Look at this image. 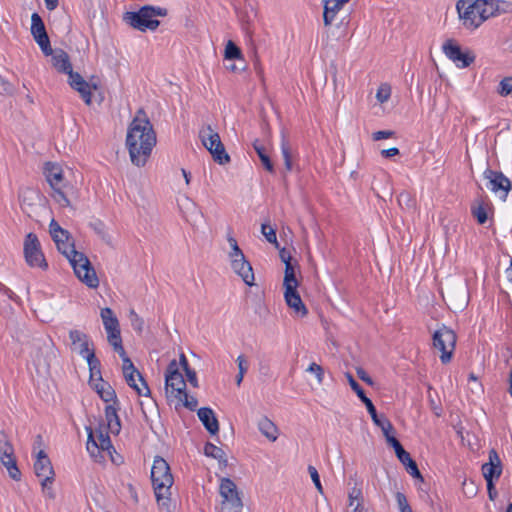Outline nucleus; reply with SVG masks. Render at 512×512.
Wrapping results in <instances>:
<instances>
[{
	"instance_id": "e2e57ef3",
	"label": "nucleus",
	"mask_w": 512,
	"mask_h": 512,
	"mask_svg": "<svg viewBox=\"0 0 512 512\" xmlns=\"http://www.w3.org/2000/svg\"><path fill=\"white\" fill-rule=\"evenodd\" d=\"M357 376L364 381L366 384L372 386L374 384V381L372 378L368 375V373L361 367L356 369Z\"/></svg>"
},
{
	"instance_id": "412c9836",
	"label": "nucleus",
	"mask_w": 512,
	"mask_h": 512,
	"mask_svg": "<svg viewBox=\"0 0 512 512\" xmlns=\"http://www.w3.org/2000/svg\"><path fill=\"white\" fill-rule=\"evenodd\" d=\"M34 472L39 479L54 478L55 472L51 461L44 450H39L34 463Z\"/></svg>"
},
{
	"instance_id": "09e8293b",
	"label": "nucleus",
	"mask_w": 512,
	"mask_h": 512,
	"mask_svg": "<svg viewBox=\"0 0 512 512\" xmlns=\"http://www.w3.org/2000/svg\"><path fill=\"white\" fill-rule=\"evenodd\" d=\"M90 227L105 241L108 240L109 235L106 232L105 224L100 221L96 220L92 223H90Z\"/></svg>"
},
{
	"instance_id": "6e6d98bb",
	"label": "nucleus",
	"mask_w": 512,
	"mask_h": 512,
	"mask_svg": "<svg viewBox=\"0 0 512 512\" xmlns=\"http://www.w3.org/2000/svg\"><path fill=\"white\" fill-rule=\"evenodd\" d=\"M348 499H349V506L350 507H353L355 505V501H356V503L357 502H362L363 503V496H362L361 489L354 487L349 492Z\"/></svg>"
},
{
	"instance_id": "39448f33",
	"label": "nucleus",
	"mask_w": 512,
	"mask_h": 512,
	"mask_svg": "<svg viewBox=\"0 0 512 512\" xmlns=\"http://www.w3.org/2000/svg\"><path fill=\"white\" fill-rule=\"evenodd\" d=\"M69 338L74 346H76L78 342H81L79 354L87 360L90 371V382L94 383L95 380H101V363L95 356L94 349L89 347L90 342L88 335L80 330L72 329L69 331Z\"/></svg>"
},
{
	"instance_id": "f257e3e1",
	"label": "nucleus",
	"mask_w": 512,
	"mask_h": 512,
	"mask_svg": "<svg viewBox=\"0 0 512 512\" xmlns=\"http://www.w3.org/2000/svg\"><path fill=\"white\" fill-rule=\"evenodd\" d=\"M157 138L144 109H139L131 121L126 135V147L132 164L143 167L147 163Z\"/></svg>"
},
{
	"instance_id": "f03ea898",
	"label": "nucleus",
	"mask_w": 512,
	"mask_h": 512,
	"mask_svg": "<svg viewBox=\"0 0 512 512\" xmlns=\"http://www.w3.org/2000/svg\"><path fill=\"white\" fill-rule=\"evenodd\" d=\"M456 9L467 29H476L499 10L496 0H458Z\"/></svg>"
},
{
	"instance_id": "6ab92c4d",
	"label": "nucleus",
	"mask_w": 512,
	"mask_h": 512,
	"mask_svg": "<svg viewBox=\"0 0 512 512\" xmlns=\"http://www.w3.org/2000/svg\"><path fill=\"white\" fill-rule=\"evenodd\" d=\"M232 270L244 281L248 286H253L255 277L252 266L245 256L230 260Z\"/></svg>"
},
{
	"instance_id": "864d4df0",
	"label": "nucleus",
	"mask_w": 512,
	"mask_h": 512,
	"mask_svg": "<svg viewBox=\"0 0 512 512\" xmlns=\"http://www.w3.org/2000/svg\"><path fill=\"white\" fill-rule=\"evenodd\" d=\"M136 377H137L136 375H130V374H128V376H125L124 378H125L126 383H127L131 388H133V389L137 392V394H138V395H140V396H144V388H143V386H142L141 384L139 385V384L136 382Z\"/></svg>"
},
{
	"instance_id": "37998d69",
	"label": "nucleus",
	"mask_w": 512,
	"mask_h": 512,
	"mask_svg": "<svg viewBox=\"0 0 512 512\" xmlns=\"http://www.w3.org/2000/svg\"><path fill=\"white\" fill-rule=\"evenodd\" d=\"M123 372V376H128V374L130 375H136L139 382L141 383V385L143 386L144 388V396L146 397H149L150 396V389L146 383V381L144 380V378L142 377L141 373L135 368V366L133 365V368H129V370H122Z\"/></svg>"
},
{
	"instance_id": "aec40b11",
	"label": "nucleus",
	"mask_w": 512,
	"mask_h": 512,
	"mask_svg": "<svg viewBox=\"0 0 512 512\" xmlns=\"http://www.w3.org/2000/svg\"><path fill=\"white\" fill-rule=\"evenodd\" d=\"M284 289V298L287 306L292 309L296 315L300 317L306 316L308 310L304 305L299 293L297 292V287H289Z\"/></svg>"
},
{
	"instance_id": "7c9ffc66",
	"label": "nucleus",
	"mask_w": 512,
	"mask_h": 512,
	"mask_svg": "<svg viewBox=\"0 0 512 512\" xmlns=\"http://www.w3.org/2000/svg\"><path fill=\"white\" fill-rule=\"evenodd\" d=\"M204 454L207 456V457H211V458H214V459H217L219 461V463L223 464L224 466L227 465V459H226V455H225V452L222 448L210 443V442H207L204 446Z\"/></svg>"
},
{
	"instance_id": "e433bc0d",
	"label": "nucleus",
	"mask_w": 512,
	"mask_h": 512,
	"mask_svg": "<svg viewBox=\"0 0 512 512\" xmlns=\"http://www.w3.org/2000/svg\"><path fill=\"white\" fill-rule=\"evenodd\" d=\"M34 40L39 45L41 51L45 56H50L52 54L53 49L51 47L50 39L47 33L41 36L34 37Z\"/></svg>"
},
{
	"instance_id": "3c124183",
	"label": "nucleus",
	"mask_w": 512,
	"mask_h": 512,
	"mask_svg": "<svg viewBox=\"0 0 512 512\" xmlns=\"http://www.w3.org/2000/svg\"><path fill=\"white\" fill-rule=\"evenodd\" d=\"M472 214L477 219L479 224H484L488 219L486 209L483 205L473 207Z\"/></svg>"
},
{
	"instance_id": "c756f323",
	"label": "nucleus",
	"mask_w": 512,
	"mask_h": 512,
	"mask_svg": "<svg viewBox=\"0 0 512 512\" xmlns=\"http://www.w3.org/2000/svg\"><path fill=\"white\" fill-rule=\"evenodd\" d=\"M258 428L260 432L268 438L270 441L274 442L277 440V427L276 425L267 417H263L258 422Z\"/></svg>"
},
{
	"instance_id": "a18cd8bd",
	"label": "nucleus",
	"mask_w": 512,
	"mask_h": 512,
	"mask_svg": "<svg viewBox=\"0 0 512 512\" xmlns=\"http://www.w3.org/2000/svg\"><path fill=\"white\" fill-rule=\"evenodd\" d=\"M129 319L132 328L138 333H141L144 327V320L133 309L129 312Z\"/></svg>"
},
{
	"instance_id": "4d7b16f0",
	"label": "nucleus",
	"mask_w": 512,
	"mask_h": 512,
	"mask_svg": "<svg viewBox=\"0 0 512 512\" xmlns=\"http://www.w3.org/2000/svg\"><path fill=\"white\" fill-rule=\"evenodd\" d=\"M308 472L311 476V479L316 487V489L320 492V493H323V487H322V484L320 482V477H319V474H318V471L317 469L312 466V465H309L308 466Z\"/></svg>"
},
{
	"instance_id": "f704fd0d",
	"label": "nucleus",
	"mask_w": 512,
	"mask_h": 512,
	"mask_svg": "<svg viewBox=\"0 0 512 512\" xmlns=\"http://www.w3.org/2000/svg\"><path fill=\"white\" fill-rule=\"evenodd\" d=\"M107 340L108 343L113 347L114 351L119 354V356L124 355V347L122 345L120 330L107 334Z\"/></svg>"
},
{
	"instance_id": "4c0bfd02",
	"label": "nucleus",
	"mask_w": 512,
	"mask_h": 512,
	"mask_svg": "<svg viewBox=\"0 0 512 512\" xmlns=\"http://www.w3.org/2000/svg\"><path fill=\"white\" fill-rule=\"evenodd\" d=\"M40 482L44 496L50 500H54L56 497L55 491L52 486L54 478L45 477L43 479H40Z\"/></svg>"
},
{
	"instance_id": "dca6fc26",
	"label": "nucleus",
	"mask_w": 512,
	"mask_h": 512,
	"mask_svg": "<svg viewBox=\"0 0 512 512\" xmlns=\"http://www.w3.org/2000/svg\"><path fill=\"white\" fill-rule=\"evenodd\" d=\"M443 52L460 68L470 66L475 60V55L472 51H462L461 47L453 40H447L443 44Z\"/></svg>"
},
{
	"instance_id": "2eb2a0df",
	"label": "nucleus",
	"mask_w": 512,
	"mask_h": 512,
	"mask_svg": "<svg viewBox=\"0 0 512 512\" xmlns=\"http://www.w3.org/2000/svg\"><path fill=\"white\" fill-rule=\"evenodd\" d=\"M88 430L87 450L91 457L97 459L98 457L103 458L102 452L110 453L113 449L110 437L107 432L102 430L96 431L97 440L94 438V432L91 428Z\"/></svg>"
},
{
	"instance_id": "13d9d810",
	"label": "nucleus",
	"mask_w": 512,
	"mask_h": 512,
	"mask_svg": "<svg viewBox=\"0 0 512 512\" xmlns=\"http://www.w3.org/2000/svg\"><path fill=\"white\" fill-rule=\"evenodd\" d=\"M378 427L381 428L386 440L390 438L392 435V432L394 431L393 425L387 418H383L382 422Z\"/></svg>"
},
{
	"instance_id": "6e6552de",
	"label": "nucleus",
	"mask_w": 512,
	"mask_h": 512,
	"mask_svg": "<svg viewBox=\"0 0 512 512\" xmlns=\"http://www.w3.org/2000/svg\"><path fill=\"white\" fill-rule=\"evenodd\" d=\"M199 137L204 147L211 153L214 161L219 164H226L230 161V156L226 153L219 134L210 125L199 131Z\"/></svg>"
},
{
	"instance_id": "5701e85b",
	"label": "nucleus",
	"mask_w": 512,
	"mask_h": 512,
	"mask_svg": "<svg viewBox=\"0 0 512 512\" xmlns=\"http://www.w3.org/2000/svg\"><path fill=\"white\" fill-rule=\"evenodd\" d=\"M447 298L455 309H463L469 301L468 290L464 284H459L457 287L447 291Z\"/></svg>"
},
{
	"instance_id": "680f3d73",
	"label": "nucleus",
	"mask_w": 512,
	"mask_h": 512,
	"mask_svg": "<svg viewBox=\"0 0 512 512\" xmlns=\"http://www.w3.org/2000/svg\"><path fill=\"white\" fill-rule=\"evenodd\" d=\"M395 499H396L399 511L410 505L408 503L407 497L402 492H396Z\"/></svg>"
},
{
	"instance_id": "4468645a",
	"label": "nucleus",
	"mask_w": 512,
	"mask_h": 512,
	"mask_svg": "<svg viewBox=\"0 0 512 512\" xmlns=\"http://www.w3.org/2000/svg\"><path fill=\"white\" fill-rule=\"evenodd\" d=\"M165 386L166 393L173 395L175 398L186 391L185 380L182 373L179 371L178 363L175 359L167 366L165 373Z\"/></svg>"
},
{
	"instance_id": "f8f14e48",
	"label": "nucleus",
	"mask_w": 512,
	"mask_h": 512,
	"mask_svg": "<svg viewBox=\"0 0 512 512\" xmlns=\"http://www.w3.org/2000/svg\"><path fill=\"white\" fill-rule=\"evenodd\" d=\"M0 461L12 479L20 480L21 472L17 466L14 448L4 431H0Z\"/></svg>"
},
{
	"instance_id": "423d86ee",
	"label": "nucleus",
	"mask_w": 512,
	"mask_h": 512,
	"mask_svg": "<svg viewBox=\"0 0 512 512\" xmlns=\"http://www.w3.org/2000/svg\"><path fill=\"white\" fill-rule=\"evenodd\" d=\"M219 495L221 497L219 512H243L242 492L230 478L220 479Z\"/></svg>"
},
{
	"instance_id": "79ce46f5",
	"label": "nucleus",
	"mask_w": 512,
	"mask_h": 512,
	"mask_svg": "<svg viewBox=\"0 0 512 512\" xmlns=\"http://www.w3.org/2000/svg\"><path fill=\"white\" fill-rule=\"evenodd\" d=\"M497 92L502 97L512 94V76L505 77L500 81Z\"/></svg>"
},
{
	"instance_id": "7ed1b4c3",
	"label": "nucleus",
	"mask_w": 512,
	"mask_h": 512,
	"mask_svg": "<svg viewBox=\"0 0 512 512\" xmlns=\"http://www.w3.org/2000/svg\"><path fill=\"white\" fill-rule=\"evenodd\" d=\"M151 480L158 505L170 511L171 487L174 479L167 461L156 456L151 468Z\"/></svg>"
},
{
	"instance_id": "bb28decb",
	"label": "nucleus",
	"mask_w": 512,
	"mask_h": 512,
	"mask_svg": "<svg viewBox=\"0 0 512 512\" xmlns=\"http://www.w3.org/2000/svg\"><path fill=\"white\" fill-rule=\"evenodd\" d=\"M324 2V12H323V22L326 27L330 26L335 20L338 12L343 8L345 4H340L335 0H323Z\"/></svg>"
},
{
	"instance_id": "b1692460",
	"label": "nucleus",
	"mask_w": 512,
	"mask_h": 512,
	"mask_svg": "<svg viewBox=\"0 0 512 512\" xmlns=\"http://www.w3.org/2000/svg\"><path fill=\"white\" fill-rule=\"evenodd\" d=\"M197 415L199 420L202 422L205 429L212 435H215L219 431V422L215 416L214 411L209 407H202L198 409Z\"/></svg>"
},
{
	"instance_id": "2f4dec72",
	"label": "nucleus",
	"mask_w": 512,
	"mask_h": 512,
	"mask_svg": "<svg viewBox=\"0 0 512 512\" xmlns=\"http://www.w3.org/2000/svg\"><path fill=\"white\" fill-rule=\"evenodd\" d=\"M253 147H254L257 155L259 156L264 168L269 172H273L274 166H273L272 161L270 160V157L266 153L265 148L259 144L258 140H256L253 143Z\"/></svg>"
},
{
	"instance_id": "393cba45",
	"label": "nucleus",
	"mask_w": 512,
	"mask_h": 512,
	"mask_svg": "<svg viewBox=\"0 0 512 512\" xmlns=\"http://www.w3.org/2000/svg\"><path fill=\"white\" fill-rule=\"evenodd\" d=\"M50 56H52V66L59 73L67 74L68 72H71L72 64L70 62V57L67 52H65L62 49H56L52 52Z\"/></svg>"
},
{
	"instance_id": "1a4fd4ad",
	"label": "nucleus",
	"mask_w": 512,
	"mask_h": 512,
	"mask_svg": "<svg viewBox=\"0 0 512 512\" xmlns=\"http://www.w3.org/2000/svg\"><path fill=\"white\" fill-rule=\"evenodd\" d=\"M432 340L433 347L441 353V362L443 364L449 363L452 359L457 340L455 332L443 325L434 332Z\"/></svg>"
},
{
	"instance_id": "a211bd4d",
	"label": "nucleus",
	"mask_w": 512,
	"mask_h": 512,
	"mask_svg": "<svg viewBox=\"0 0 512 512\" xmlns=\"http://www.w3.org/2000/svg\"><path fill=\"white\" fill-rule=\"evenodd\" d=\"M484 177L489 181L487 187L495 193L501 192V198L505 200L512 188L511 181L502 172L491 169L484 171Z\"/></svg>"
},
{
	"instance_id": "cd10ccee",
	"label": "nucleus",
	"mask_w": 512,
	"mask_h": 512,
	"mask_svg": "<svg viewBox=\"0 0 512 512\" xmlns=\"http://www.w3.org/2000/svg\"><path fill=\"white\" fill-rule=\"evenodd\" d=\"M105 418L107 421V429L113 434H119L121 430V424L117 414V408L114 405L106 406Z\"/></svg>"
},
{
	"instance_id": "4be33fe9",
	"label": "nucleus",
	"mask_w": 512,
	"mask_h": 512,
	"mask_svg": "<svg viewBox=\"0 0 512 512\" xmlns=\"http://www.w3.org/2000/svg\"><path fill=\"white\" fill-rule=\"evenodd\" d=\"M482 473L486 481H493L500 477L502 473L501 461L494 449L489 452V462L482 465Z\"/></svg>"
},
{
	"instance_id": "c9c22d12",
	"label": "nucleus",
	"mask_w": 512,
	"mask_h": 512,
	"mask_svg": "<svg viewBox=\"0 0 512 512\" xmlns=\"http://www.w3.org/2000/svg\"><path fill=\"white\" fill-rule=\"evenodd\" d=\"M281 152L284 159L285 168L287 171L292 170V159H291V149L288 140L284 135H282L281 141Z\"/></svg>"
},
{
	"instance_id": "c85d7f7f",
	"label": "nucleus",
	"mask_w": 512,
	"mask_h": 512,
	"mask_svg": "<svg viewBox=\"0 0 512 512\" xmlns=\"http://www.w3.org/2000/svg\"><path fill=\"white\" fill-rule=\"evenodd\" d=\"M95 390L97 394L100 396V398L105 402L113 401L114 404L117 403V396L115 393V390L112 388V386L103 381V379L98 380L97 383L94 384Z\"/></svg>"
},
{
	"instance_id": "9d476101",
	"label": "nucleus",
	"mask_w": 512,
	"mask_h": 512,
	"mask_svg": "<svg viewBox=\"0 0 512 512\" xmlns=\"http://www.w3.org/2000/svg\"><path fill=\"white\" fill-rule=\"evenodd\" d=\"M45 176L50 184L53 194L52 197L61 207H70V201L66 197L63 188L65 187L62 168L54 163H46Z\"/></svg>"
},
{
	"instance_id": "72a5a7b5",
	"label": "nucleus",
	"mask_w": 512,
	"mask_h": 512,
	"mask_svg": "<svg viewBox=\"0 0 512 512\" xmlns=\"http://www.w3.org/2000/svg\"><path fill=\"white\" fill-rule=\"evenodd\" d=\"M299 283L296 279L295 267L292 263H286L283 286L284 288L298 287Z\"/></svg>"
},
{
	"instance_id": "0eeeda50",
	"label": "nucleus",
	"mask_w": 512,
	"mask_h": 512,
	"mask_svg": "<svg viewBox=\"0 0 512 512\" xmlns=\"http://www.w3.org/2000/svg\"><path fill=\"white\" fill-rule=\"evenodd\" d=\"M67 259L73 267L75 275L81 282L86 284L89 288H97L99 286V279L95 269L85 254L77 251Z\"/></svg>"
},
{
	"instance_id": "8fccbe9b",
	"label": "nucleus",
	"mask_w": 512,
	"mask_h": 512,
	"mask_svg": "<svg viewBox=\"0 0 512 512\" xmlns=\"http://www.w3.org/2000/svg\"><path fill=\"white\" fill-rule=\"evenodd\" d=\"M363 403L365 404L367 411L369 412L374 424L377 426L380 425L383 418L378 417L376 408H375L374 404L372 403V401L370 399H365Z\"/></svg>"
},
{
	"instance_id": "774afa93",
	"label": "nucleus",
	"mask_w": 512,
	"mask_h": 512,
	"mask_svg": "<svg viewBox=\"0 0 512 512\" xmlns=\"http://www.w3.org/2000/svg\"><path fill=\"white\" fill-rule=\"evenodd\" d=\"M122 359V370H129V368H133V362L131 359L127 356L126 352L124 351V355L120 356Z\"/></svg>"
},
{
	"instance_id": "052dcab7",
	"label": "nucleus",
	"mask_w": 512,
	"mask_h": 512,
	"mask_svg": "<svg viewBox=\"0 0 512 512\" xmlns=\"http://www.w3.org/2000/svg\"><path fill=\"white\" fill-rule=\"evenodd\" d=\"M394 136H395V132L392 130H380V131L374 132L372 134V139L374 141H379L382 139L392 138Z\"/></svg>"
},
{
	"instance_id": "473e14b6",
	"label": "nucleus",
	"mask_w": 512,
	"mask_h": 512,
	"mask_svg": "<svg viewBox=\"0 0 512 512\" xmlns=\"http://www.w3.org/2000/svg\"><path fill=\"white\" fill-rule=\"evenodd\" d=\"M45 24L38 13L31 16V34L34 37L46 34Z\"/></svg>"
},
{
	"instance_id": "f3484780",
	"label": "nucleus",
	"mask_w": 512,
	"mask_h": 512,
	"mask_svg": "<svg viewBox=\"0 0 512 512\" xmlns=\"http://www.w3.org/2000/svg\"><path fill=\"white\" fill-rule=\"evenodd\" d=\"M66 75H68V84L70 87L80 94L85 104L90 105L92 102L91 92L92 90L98 89L97 84L87 82L78 72H74L73 68L71 72H68Z\"/></svg>"
},
{
	"instance_id": "ea45409f",
	"label": "nucleus",
	"mask_w": 512,
	"mask_h": 512,
	"mask_svg": "<svg viewBox=\"0 0 512 512\" xmlns=\"http://www.w3.org/2000/svg\"><path fill=\"white\" fill-rule=\"evenodd\" d=\"M225 58L226 59H230V60H233V59H240L242 57V53H241V50L239 49V47L234 43L232 42L231 40L228 41V43L226 44V47H225Z\"/></svg>"
},
{
	"instance_id": "20e7f679",
	"label": "nucleus",
	"mask_w": 512,
	"mask_h": 512,
	"mask_svg": "<svg viewBox=\"0 0 512 512\" xmlns=\"http://www.w3.org/2000/svg\"><path fill=\"white\" fill-rule=\"evenodd\" d=\"M166 15V8L145 5L138 11L126 12L123 16V20L132 28L141 32H145L146 30L155 31L160 25V22L153 18L157 16L165 17Z\"/></svg>"
},
{
	"instance_id": "de8ad7c7",
	"label": "nucleus",
	"mask_w": 512,
	"mask_h": 512,
	"mask_svg": "<svg viewBox=\"0 0 512 512\" xmlns=\"http://www.w3.org/2000/svg\"><path fill=\"white\" fill-rule=\"evenodd\" d=\"M391 95V88L387 84L381 85L376 93V98L380 103H385L388 101Z\"/></svg>"
},
{
	"instance_id": "a878e982",
	"label": "nucleus",
	"mask_w": 512,
	"mask_h": 512,
	"mask_svg": "<svg viewBox=\"0 0 512 512\" xmlns=\"http://www.w3.org/2000/svg\"><path fill=\"white\" fill-rule=\"evenodd\" d=\"M100 316L107 334L120 330L119 321L111 308H102L100 311Z\"/></svg>"
},
{
	"instance_id": "58836bf2",
	"label": "nucleus",
	"mask_w": 512,
	"mask_h": 512,
	"mask_svg": "<svg viewBox=\"0 0 512 512\" xmlns=\"http://www.w3.org/2000/svg\"><path fill=\"white\" fill-rule=\"evenodd\" d=\"M227 241L231 247V251L228 253V257L230 260L239 258L241 256H245L240 247L238 246L236 239L231 234L227 235Z\"/></svg>"
},
{
	"instance_id": "603ef678",
	"label": "nucleus",
	"mask_w": 512,
	"mask_h": 512,
	"mask_svg": "<svg viewBox=\"0 0 512 512\" xmlns=\"http://www.w3.org/2000/svg\"><path fill=\"white\" fill-rule=\"evenodd\" d=\"M307 372L315 374L318 384H322L324 380V370L317 363H311L307 368Z\"/></svg>"
},
{
	"instance_id": "0e129e2a",
	"label": "nucleus",
	"mask_w": 512,
	"mask_h": 512,
	"mask_svg": "<svg viewBox=\"0 0 512 512\" xmlns=\"http://www.w3.org/2000/svg\"><path fill=\"white\" fill-rule=\"evenodd\" d=\"M236 361L238 363V369H239L238 373H240L242 375H245V373L248 370V362H247V360L245 359V357L243 355H240V356H238Z\"/></svg>"
},
{
	"instance_id": "a19ab883",
	"label": "nucleus",
	"mask_w": 512,
	"mask_h": 512,
	"mask_svg": "<svg viewBox=\"0 0 512 512\" xmlns=\"http://www.w3.org/2000/svg\"><path fill=\"white\" fill-rule=\"evenodd\" d=\"M176 398L179 399L182 402L183 406L186 407L187 409L191 411L196 410L198 405L197 399L193 396L188 395L186 391H184L183 394H179L178 396H176Z\"/></svg>"
},
{
	"instance_id": "c03bdc74",
	"label": "nucleus",
	"mask_w": 512,
	"mask_h": 512,
	"mask_svg": "<svg viewBox=\"0 0 512 512\" xmlns=\"http://www.w3.org/2000/svg\"><path fill=\"white\" fill-rule=\"evenodd\" d=\"M346 378L349 382V385L351 389L357 394V396L360 398L362 402H364L365 399H369L366 395L362 387L357 383V381L353 378V376L350 373H346Z\"/></svg>"
},
{
	"instance_id": "69168bd1",
	"label": "nucleus",
	"mask_w": 512,
	"mask_h": 512,
	"mask_svg": "<svg viewBox=\"0 0 512 512\" xmlns=\"http://www.w3.org/2000/svg\"><path fill=\"white\" fill-rule=\"evenodd\" d=\"M185 374H186V377H187V380L189 381V383L193 387H198V380H197L196 372L191 368H187V370H185Z\"/></svg>"
},
{
	"instance_id": "9b49d317",
	"label": "nucleus",
	"mask_w": 512,
	"mask_h": 512,
	"mask_svg": "<svg viewBox=\"0 0 512 512\" xmlns=\"http://www.w3.org/2000/svg\"><path fill=\"white\" fill-rule=\"evenodd\" d=\"M24 257L30 267L47 269L48 264L41 251V245L38 237L34 233H28L24 240Z\"/></svg>"
},
{
	"instance_id": "338daca9",
	"label": "nucleus",
	"mask_w": 512,
	"mask_h": 512,
	"mask_svg": "<svg viewBox=\"0 0 512 512\" xmlns=\"http://www.w3.org/2000/svg\"><path fill=\"white\" fill-rule=\"evenodd\" d=\"M399 153H400L399 149L396 148V147H392V148H389V149H384V150L381 151V155L384 158H391L393 156L398 155Z\"/></svg>"
},
{
	"instance_id": "ddd939ff",
	"label": "nucleus",
	"mask_w": 512,
	"mask_h": 512,
	"mask_svg": "<svg viewBox=\"0 0 512 512\" xmlns=\"http://www.w3.org/2000/svg\"><path fill=\"white\" fill-rule=\"evenodd\" d=\"M49 232L56 244L58 251L66 258L77 252L75 250L74 241L70 233L63 229L54 219H52L49 224Z\"/></svg>"
},
{
	"instance_id": "bf43d9fd",
	"label": "nucleus",
	"mask_w": 512,
	"mask_h": 512,
	"mask_svg": "<svg viewBox=\"0 0 512 512\" xmlns=\"http://www.w3.org/2000/svg\"><path fill=\"white\" fill-rule=\"evenodd\" d=\"M407 472L414 478L423 480V477L418 469V466L414 460L410 461L409 464L405 466Z\"/></svg>"
},
{
	"instance_id": "5fc2aeb1",
	"label": "nucleus",
	"mask_w": 512,
	"mask_h": 512,
	"mask_svg": "<svg viewBox=\"0 0 512 512\" xmlns=\"http://www.w3.org/2000/svg\"><path fill=\"white\" fill-rule=\"evenodd\" d=\"M462 489L464 494L469 498H472L477 494V487L473 481L464 480L462 483Z\"/></svg>"
},
{
	"instance_id": "49530a36",
	"label": "nucleus",
	"mask_w": 512,
	"mask_h": 512,
	"mask_svg": "<svg viewBox=\"0 0 512 512\" xmlns=\"http://www.w3.org/2000/svg\"><path fill=\"white\" fill-rule=\"evenodd\" d=\"M261 232L269 243H273L278 246L275 229H273L270 225L263 223L261 226Z\"/></svg>"
}]
</instances>
